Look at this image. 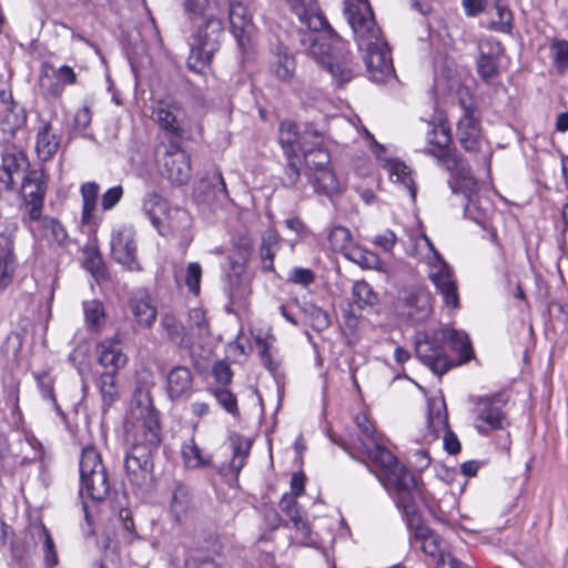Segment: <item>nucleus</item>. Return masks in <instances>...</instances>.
<instances>
[{"mask_svg": "<svg viewBox=\"0 0 568 568\" xmlns=\"http://www.w3.org/2000/svg\"><path fill=\"white\" fill-rule=\"evenodd\" d=\"M291 7L301 22L298 41L303 52L323 63L338 84L351 81L354 65L345 52L346 44L316 11L313 0H292Z\"/></svg>", "mask_w": 568, "mask_h": 568, "instance_id": "f257e3e1", "label": "nucleus"}, {"mask_svg": "<svg viewBox=\"0 0 568 568\" xmlns=\"http://www.w3.org/2000/svg\"><path fill=\"white\" fill-rule=\"evenodd\" d=\"M126 438L131 443L124 467L132 484L148 486L153 478L152 454L161 443V425L149 394L140 393L131 404L125 424Z\"/></svg>", "mask_w": 568, "mask_h": 568, "instance_id": "f03ea898", "label": "nucleus"}, {"mask_svg": "<svg viewBox=\"0 0 568 568\" xmlns=\"http://www.w3.org/2000/svg\"><path fill=\"white\" fill-rule=\"evenodd\" d=\"M345 17L366 65L369 80L386 82L394 75V67L387 43L382 39L373 10L367 0H352L345 9Z\"/></svg>", "mask_w": 568, "mask_h": 568, "instance_id": "7ed1b4c3", "label": "nucleus"}, {"mask_svg": "<svg viewBox=\"0 0 568 568\" xmlns=\"http://www.w3.org/2000/svg\"><path fill=\"white\" fill-rule=\"evenodd\" d=\"M183 7L191 19L203 18L190 37V55L187 65L195 72H202L207 67L214 53L220 49L224 33V23L220 17L216 0H184Z\"/></svg>", "mask_w": 568, "mask_h": 568, "instance_id": "20e7f679", "label": "nucleus"}, {"mask_svg": "<svg viewBox=\"0 0 568 568\" xmlns=\"http://www.w3.org/2000/svg\"><path fill=\"white\" fill-rule=\"evenodd\" d=\"M358 452H362L379 469V480L387 488L392 489L397 497V507L412 499H420L422 490L417 485L415 476L397 458L386 449L381 440L366 444L358 439Z\"/></svg>", "mask_w": 568, "mask_h": 568, "instance_id": "39448f33", "label": "nucleus"}, {"mask_svg": "<svg viewBox=\"0 0 568 568\" xmlns=\"http://www.w3.org/2000/svg\"><path fill=\"white\" fill-rule=\"evenodd\" d=\"M423 152L433 156L437 164L446 170L458 171L464 174L458 182V186L463 189L467 199L466 211L476 209L479 205L477 182L466 170L462 155L452 148L450 129L445 123L428 124Z\"/></svg>", "mask_w": 568, "mask_h": 568, "instance_id": "423d86ee", "label": "nucleus"}, {"mask_svg": "<svg viewBox=\"0 0 568 568\" xmlns=\"http://www.w3.org/2000/svg\"><path fill=\"white\" fill-rule=\"evenodd\" d=\"M49 176L44 169L29 170L20 187L19 212L22 225L31 233H38L36 222L41 219Z\"/></svg>", "mask_w": 568, "mask_h": 568, "instance_id": "0eeeda50", "label": "nucleus"}, {"mask_svg": "<svg viewBox=\"0 0 568 568\" xmlns=\"http://www.w3.org/2000/svg\"><path fill=\"white\" fill-rule=\"evenodd\" d=\"M80 495L93 501L104 500L110 480L101 455L94 446H85L80 458Z\"/></svg>", "mask_w": 568, "mask_h": 568, "instance_id": "6e6552de", "label": "nucleus"}, {"mask_svg": "<svg viewBox=\"0 0 568 568\" xmlns=\"http://www.w3.org/2000/svg\"><path fill=\"white\" fill-rule=\"evenodd\" d=\"M402 509L404 520L409 531L410 544H419L424 554L440 558L442 555H448L445 550L443 538L433 529L424 525L422 515L417 507V499H412L398 506Z\"/></svg>", "mask_w": 568, "mask_h": 568, "instance_id": "1a4fd4ad", "label": "nucleus"}, {"mask_svg": "<svg viewBox=\"0 0 568 568\" xmlns=\"http://www.w3.org/2000/svg\"><path fill=\"white\" fill-rule=\"evenodd\" d=\"M457 140L462 148L475 155L476 161L489 166L491 151L480 130L477 110L464 106L463 115L457 123Z\"/></svg>", "mask_w": 568, "mask_h": 568, "instance_id": "9d476101", "label": "nucleus"}, {"mask_svg": "<svg viewBox=\"0 0 568 568\" xmlns=\"http://www.w3.org/2000/svg\"><path fill=\"white\" fill-rule=\"evenodd\" d=\"M507 403L501 394L478 397L475 402V428L480 435L488 436L491 432L505 429L508 418L504 412Z\"/></svg>", "mask_w": 568, "mask_h": 568, "instance_id": "9b49d317", "label": "nucleus"}, {"mask_svg": "<svg viewBox=\"0 0 568 568\" xmlns=\"http://www.w3.org/2000/svg\"><path fill=\"white\" fill-rule=\"evenodd\" d=\"M135 230L131 224L115 226L111 233L110 247L112 258L129 271H140Z\"/></svg>", "mask_w": 568, "mask_h": 568, "instance_id": "f8f14e48", "label": "nucleus"}, {"mask_svg": "<svg viewBox=\"0 0 568 568\" xmlns=\"http://www.w3.org/2000/svg\"><path fill=\"white\" fill-rule=\"evenodd\" d=\"M302 140V153L308 178L321 170L331 168V155L322 148L325 140L323 132L313 125H307L303 131Z\"/></svg>", "mask_w": 568, "mask_h": 568, "instance_id": "ddd939ff", "label": "nucleus"}, {"mask_svg": "<svg viewBox=\"0 0 568 568\" xmlns=\"http://www.w3.org/2000/svg\"><path fill=\"white\" fill-rule=\"evenodd\" d=\"M440 341L442 336L439 337L438 334L433 336L426 335L424 338L418 339L415 345L416 356L438 376L456 365L446 354Z\"/></svg>", "mask_w": 568, "mask_h": 568, "instance_id": "4468645a", "label": "nucleus"}, {"mask_svg": "<svg viewBox=\"0 0 568 568\" xmlns=\"http://www.w3.org/2000/svg\"><path fill=\"white\" fill-rule=\"evenodd\" d=\"M230 31L236 40L239 49L245 53L253 45L255 26L248 8L240 1L229 4Z\"/></svg>", "mask_w": 568, "mask_h": 568, "instance_id": "2eb2a0df", "label": "nucleus"}, {"mask_svg": "<svg viewBox=\"0 0 568 568\" xmlns=\"http://www.w3.org/2000/svg\"><path fill=\"white\" fill-rule=\"evenodd\" d=\"M427 428L434 437L445 432L444 447L449 454L454 455L460 450L458 438L448 429V416L443 398H433L428 402Z\"/></svg>", "mask_w": 568, "mask_h": 568, "instance_id": "dca6fc26", "label": "nucleus"}, {"mask_svg": "<svg viewBox=\"0 0 568 568\" xmlns=\"http://www.w3.org/2000/svg\"><path fill=\"white\" fill-rule=\"evenodd\" d=\"M192 166L190 155L172 142L162 159V175L174 184H186L191 178Z\"/></svg>", "mask_w": 568, "mask_h": 568, "instance_id": "f3484780", "label": "nucleus"}, {"mask_svg": "<svg viewBox=\"0 0 568 568\" xmlns=\"http://www.w3.org/2000/svg\"><path fill=\"white\" fill-rule=\"evenodd\" d=\"M429 277L443 295L444 303L448 307L457 308L459 306L457 283L453 270L445 263L439 253H436V262L430 267Z\"/></svg>", "mask_w": 568, "mask_h": 568, "instance_id": "a211bd4d", "label": "nucleus"}, {"mask_svg": "<svg viewBox=\"0 0 568 568\" xmlns=\"http://www.w3.org/2000/svg\"><path fill=\"white\" fill-rule=\"evenodd\" d=\"M42 545L44 552V561L47 566L53 567L58 564V556L53 539L41 521L31 523L24 532L23 546L27 552H32L37 549L38 545Z\"/></svg>", "mask_w": 568, "mask_h": 568, "instance_id": "6ab92c4d", "label": "nucleus"}, {"mask_svg": "<svg viewBox=\"0 0 568 568\" xmlns=\"http://www.w3.org/2000/svg\"><path fill=\"white\" fill-rule=\"evenodd\" d=\"M154 115L160 126L174 139L179 140L182 136V123L185 112L180 103L175 101H160L154 110Z\"/></svg>", "mask_w": 568, "mask_h": 568, "instance_id": "aec40b11", "label": "nucleus"}, {"mask_svg": "<svg viewBox=\"0 0 568 568\" xmlns=\"http://www.w3.org/2000/svg\"><path fill=\"white\" fill-rule=\"evenodd\" d=\"M60 135H58L50 121L39 119L36 133V153L40 161L51 160L60 148Z\"/></svg>", "mask_w": 568, "mask_h": 568, "instance_id": "412c9836", "label": "nucleus"}, {"mask_svg": "<svg viewBox=\"0 0 568 568\" xmlns=\"http://www.w3.org/2000/svg\"><path fill=\"white\" fill-rule=\"evenodd\" d=\"M193 373L186 366H174L166 374V394L171 400L189 397L192 393Z\"/></svg>", "mask_w": 568, "mask_h": 568, "instance_id": "4be33fe9", "label": "nucleus"}, {"mask_svg": "<svg viewBox=\"0 0 568 568\" xmlns=\"http://www.w3.org/2000/svg\"><path fill=\"white\" fill-rule=\"evenodd\" d=\"M397 311L403 316H409L415 321L425 320L432 312V296L427 291L420 290L407 294L397 303Z\"/></svg>", "mask_w": 568, "mask_h": 568, "instance_id": "5701e85b", "label": "nucleus"}, {"mask_svg": "<svg viewBox=\"0 0 568 568\" xmlns=\"http://www.w3.org/2000/svg\"><path fill=\"white\" fill-rule=\"evenodd\" d=\"M97 354L99 364L108 369L105 373H119L128 363V357L116 338H109L99 343Z\"/></svg>", "mask_w": 568, "mask_h": 568, "instance_id": "b1692460", "label": "nucleus"}, {"mask_svg": "<svg viewBox=\"0 0 568 568\" xmlns=\"http://www.w3.org/2000/svg\"><path fill=\"white\" fill-rule=\"evenodd\" d=\"M479 50L476 63L477 72L485 82H489L498 74V60L503 48L499 42H487L485 45H480Z\"/></svg>", "mask_w": 568, "mask_h": 568, "instance_id": "393cba45", "label": "nucleus"}, {"mask_svg": "<svg viewBox=\"0 0 568 568\" xmlns=\"http://www.w3.org/2000/svg\"><path fill=\"white\" fill-rule=\"evenodd\" d=\"M100 186L95 182H85L80 187L82 200L81 223L83 225L99 226L101 220L97 215V205Z\"/></svg>", "mask_w": 568, "mask_h": 568, "instance_id": "a878e982", "label": "nucleus"}, {"mask_svg": "<svg viewBox=\"0 0 568 568\" xmlns=\"http://www.w3.org/2000/svg\"><path fill=\"white\" fill-rule=\"evenodd\" d=\"M13 270V241L10 235L0 231V292L6 290L10 284Z\"/></svg>", "mask_w": 568, "mask_h": 568, "instance_id": "bb28decb", "label": "nucleus"}, {"mask_svg": "<svg viewBox=\"0 0 568 568\" xmlns=\"http://www.w3.org/2000/svg\"><path fill=\"white\" fill-rule=\"evenodd\" d=\"M38 233L33 237L44 239L50 243L63 245L68 239L64 226L55 217L41 214V219L36 222Z\"/></svg>", "mask_w": 568, "mask_h": 568, "instance_id": "cd10ccee", "label": "nucleus"}, {"mask_svg": "<svg viewBox=\"0 0 568 568\" xmlns=\"http://www.w3.org/2000/svg\"><path fill=\"white\" fill-rule=\"evenodd\" d=\"M251 449V443L241 437L232 438L233 456L229 465L222 466L219 471L222 476L237 478L240 471L246 464Z\"/></svg>", "mask_w": 568, "mask_h": 568, "instance_id": "c85d7f7f", "label": "nucleus"}, {"mask_svg": "<svg viewBox=\"0 0 568 568\" xmlns=\"http://www.w3.org/2000/svg\"><path fill=\"white\" fill-rule=\"evenodd\" d=\"M357 428L359 429L361 435L357 436L356 439L352 442H346L341 439V448L345 450L353 459H356L355 450L358 452V439L362 438L366 444H373L379 439L378 435L375 432L374 425L371 423L368 417L365 414H357L354 418Z\"/></svg>", "mask_w": 568, "mask_h": 568, "instance_id": "c756f323", "label": "nucleus"}, {"mask_svg": "<svg viewBox=\"0 0 568 568\" xmlns=\"http://www.w3.org/2000/svg\"><path fill=\"white\" fill-rule=\"evenodd\" d=\"M192 217L187 211L174 207L166 211L161 229L158 232L165 236L169 234H183L191 226Z\"/></svg>", "mask_w": 568, "mask_h": 568, "instance_id": "7c9ffc66", "label": "nucleus"}, {"mask_svg": "<svg viewBox=\"0 0 568 568\" xmlns=\"http://www.w3.org/2000/svg\"><path fill=\"white\" fill-rule=\"evenodd\" d=\"M308 179L317 193L329 197L339 194L343 190V183L336 176L332 168L321 170Z\"/></svg>", "mask_w": 568, "mask_h": 568, "instance_id": "2f4dec72", "label": "nucleus"}, {"mask_svg": "<svg viewBox=\"0 0 568 568\" xmlns=\"http://www.w3.org/2000/svg\"><path fill=\"white\" fill-rule=\"evenodd\" d=\"M191 509L190 489L184 484H176L172 490L169 510L175 521L183 520Z\"/></svg>", "mask_w": 568, "mask_h": 568, "instance_id": "473e14b6", "label": "nucleus"}, {"mask_svg": "<svg viewBox=\"0 0 568 568\" xmlns=\"http://www.w3.org/2000/svg\"><path fill=\"white\" fill-rule=\"evenodd\" d=\"M302 136L303 132L297 130L294 122L288 120L281 122L278 140L287 156L296 155L297 151L302 152Z\"/></svg>", "mask_w": 568, "mask_h": 568, "instance_id": "72a5a7b5", "label": "nucleus"}, {"mask_svg": "<svg viewBox=\"0 0 568 568\" xmlns=\"http://www.w3.org/2000/svg\"><path fill=\"white\" fill-rule=\"evenodd\" d=\"M130 310L135 322L141 327L149 328L156 320V307L151 303L148 296L131 298Z\"/></svg>", "mask_w": 568, "mask_h": 568, "instance_id": "f704fd0d", "label": "nucleus"}, {"mask_svg": "<svg viewBox=\"0 0 568 568\" xmlns=\"http://www.w3.org/2000/svg\"><path fill=\"white\" fill-rule=\"evenodd\" d=\"M281 236L274 230H267L263 233L260 245L263 270L267 272L274 270V257L281 250Z\"/></svg>", "mask_w": 568, "mask_h": 568, "instance_id": "c9c22d12", "label": "nucleus"}, {"mask_svg": "<svg viewBox=\"0 0 568 568\" xmlns=\"http://www.w3.org/2000/svg\"><path fill=\"white\" fill-rule=\"evenodd\" d=\"M169 210L168 202L158 193H148L143 199V211L155 229H161L163 216Z\"/></svg>", "mask_w": 568, "mask_h": 568, "instance_id": "e433bc0d", "label": "nucleus"}, {"mask_svg": "<svg viewBox=\"0 0 568 568\" xmlns=\"http://www.w3.org/2000/svg\"><path fill=\"white\" fill-rule=\"evenodd\" d=\"M440 335L442 339H448L452 348L458 352L460 358L457 364L466 363L471 358L473 348L467 334L455 329H443Z\"/></svg>", "mask_w": 568, "mask_h": 568, "instance_id": "4c0bfd02", "label": "nucleus"}, {"mask_svg": "<svg viewBox=\"0 0 568 568\" xmlns=\"http://www.w3.org/2000/svg\"><path fill=\"white\" fill-rule=\"evenodd\" d=\"M6 91L0 92V97L2 102L6 103V113L3 115V124L4 131H8L10 134H13L17 130H19L27 121L26 110L16 103H7L6 102Z\"/></svg>", "mask_w": 568, "mask_h": 568, "instance_id": "58836bf2", "label": "nucleus"}, {"mask_svg": "<svg viewBox=\"0 0 568 568\" xmlns=\"http://www.w3.org/2000/svg\"><path fill=\"white\" fill-rule=\"evenodd\" d=\"M161 326L166 332L170 341L175 345L187 347L192 344L184 326L179 323L173 314H164L161 318Z\"/></svg>", "mask_w": 568, "mask_h": 568, "instance_id": "ea45409f", "label": "nucleus"}, {"mask_svg": "<svg viewBox=\"0 0 568 568\" xmlns=\"http://www.w3.org/2000/svg\"><path fill=\"white\" fill-rule=\"evenodd\" d=\"M346 257L363 268L381 270L383 265L376 253L357 244L348 250Z\"/></svg>", "mask_w": 568, "mask_h": 568, "instance_id": "a19ab883", "label": "nucleus"}, {"mask_svg": "<svg viewBox=\"0 0 568 568\" xmlns=\"http://www.w3.org/2000/svg\"><path fill=\"white\" fill-rule=\"evenodd\" d=\"M181 454L187 468H199L207 466L211 463V458L203 455L202 449L196 445L193 438L183 443Z\"/></svg>", "mask_w": 568, "mask_h": 568, "instance_id": "79ce46f5", "label": "nucleus"}, {"mask_svg": "<svg viewBox=\"0 0 568 568\" xmlns=\"http://www.w3.org/2000/svg\"><path fill=\"white\" fill-rule=\"evenodd\" d=\"M84 322L90 331H98L104 324L105 313L103 305L98 300L83 302Z\"/></svg>", "mask_w": 568, "mask_h": 568, "instance_id": "37998d69", "label": "nucleus"}, {"mask_svg": "<svg viewBox=\"0 0 568 568\" xmlns=\"http://www.w3.org/2000/svg\"><path fill=\"white\" fill-rule=\"evenodd\" d=\"M497 19L490 22L489 28L497 32L510 33L513 29V12L506 0H496L495 6Z\"/></svg>", "mask_w": 568, "mask_h": 568, "instance_id": "c03bdc74", "label": "nucleus"}, {"mask_svg": "<svg viewBox=\"0 0 568 568\" xmlns=\"http://www.w3.org/2000/svg\"><path fill=\"white\" fill-rule=\"evenodd\" d=\"M389 176L393 181L402 183L409 192L413 200L416 197V187L410 174V169L402 162H390L388 164Z\"/></svg>", "mask_w": 568, "mask_h": 568, "instance_id": "a18cd8bd", "label": "nucleus"}, {"mask_svg": "<svg viewBox=\"0 0 568 568\" xmlns=\"http://www.w3.org/2000/svg\"><path fill=\"white\" fill-rule=\"evenodd\" d=\"M118 373H102L99 378V390L105 406H111L119 397L116 385Z\"/></svg>", "mask_w": 568, "mask_h": 568, "instance_id": "49530a36", "label": "nucleus"}, {"mask_svg": "<svg viewBox=\"0 0 568 568\" xmlns=\"http://www.w3.org/2000/svg\"><path fill=\"white\" fill-rule=\"evenodd\" d=\"M353 302L359 307L373 306L377 303V295L365 281H357L352 288Z\"/></svg>", "mask_w": 568, "mask_h": 568, "instance_id": "de8ad7c7", "label": "nucleus"}, {"mask_svg": "<svg viewBox=\"0 0 568 568\" xmlns=\"http://www.w3.org/2000/svg\"><path fill=\"white\" fill-rule=\"evenodd\" d=\"M2 165L14 179V174L28 166V158L23 151L7 149L2 154Z\"/></svg>", "mask_w": 568, "mask_h": 568, "instance_id": "09e8293b", "label": "nucleus"}, {"mask_svg": "<svg viewBox=\"0 0 568 568\" xmlns=\"http://www.w3.org/2000/svg\"><path fill=\"white\" fill-rule=\"evenodd\" d=\"M273 74L281 81H288L295 72V60L287 52L278 53L272 64Z\"/></svg>", "mask_w": 568, "mask_h": 568, "instance_id": "8fccbe9b", "label": "nucleus"}, {"mask_svg": "<svg viewBox=\"0 0 568 568\" xmlns=\"http://www.w3.org/2000/svg\"><path fill=\"white\" fill-rule=\"evenodd\" d=\"M332 248L336 252H341L346 256L348 250L354 247L356 244L352 243L351 231L344 226H335L328 236Z\"/></svg>", "mask_w": 568, "mask_h": 568, "instance_id": "3c124183", "label": "nucleus"}, {"mask_svg": "<svg viewBox=\"0 0 568 568\" xmlns=\"http://www.w3.org/2000/svg\"><path fill=\"white\" fill-rule=\"evenodd\" d=\"M189 328L192 334L199 338L205 337L210 334L209 321L205 311L201 307H195L189 312Z\"/></svg>", "mask_w": 568, "mask_h": 568, "instance_id": "603ef678", "label": "nucleus"}, {"mask_svg": "<svg viewBox=\"0 0 568 568\" xmlns=\"http://www.w3.org/2000/svg\"><path fill=\"white\" fill-rule=\"evenodd\" d=\"M211 394L215 397L217 403L232 416L237 417L240 409L235 395L226 387H216L210 389Z\"/></svg>", "mask_w": 568, "mask_h": 568, "instance_id": "864d4df0", "label": "nucleus"}, {"mask_svg": "<svg viewBox=\"0 0 568 568\" xmlns=\"http://www.w3.org/2000/svg\"><path fill=\"white\" fill-rule=\"evenodd\" d=\"M232 304H242L251 293L247 283L240 277H230L229 285L225 288Z\"/></svg>", "mask_w": 568, "mask_h": 568, "instance_id": "5fc2aeb1", "label": "nucleus"}, {"mask_svg": "<svg viewBox=\"0 0 568 568\" xmlns=\"http://www.w3.org/2000/svg\"><path fill=\"white\" fill-rule=\"evenodd\" d=\"M550 50L558 71L568 72V41L555 39L550 43Z\"/></svg>", "mask_w": 568, "mask_h": 568, "instance_id": "6e6d98bb", "label": "nucleus"}, {"mask_svg": "<svg viewBox=\"0 0 568 568\" xmlns=\"http://www.w3.org/2000/svg\"><path fill=\"white\" fill-rule=\"evenodd\" d=\"M83 266L97 280L105 276V267H104L103 258H102L101 254L99 253V251H97V250H88L85 252V258L83 262Z\"/></svg>", "mask_w": 568, "mask_h": 568, "instance_id": "4d7b16f0", "label": "nucleus"}, {"mask_svg": "<svg viewBox=\"0 0 568 568\" xmlns=\"http://www.w3.org/2000/svg\"><path fill=\"white\" fill-rule=\"evenodd\" d=\"M202 267L197 262L189 263L186 266L184 282L189 292L197 295L201 290Z\"/></svg>", "mask_w": 568, "mask_h": 568, "instance_id": "13d9d810", "label": "nucleus"}, {"mask_svg": "<svg viewBox=\"0 0 568 568\" xmlns=\"http://www.w3.org/2000/svg\"><path fill=\"white\" fill-rule=\"evenodd\" d=\"M38 387L41 393L43 399L52 403L53 407L59 414H62L60 406L58 405L57 398L54 396V386L53 381L47 374L38 377Z\"/></svg>", "mask_w": 568, "mask_h": 568, "instance_id": "bf43d9fd", "label": "nucleus"}, {"mask_svg": "<svg viewBox=\"0 0 568 568\" xmlns=\"http://www.w3.org/2000/svg\"><path fill=\"white\" fill-rule=\"evenodd\" d=\"M123 187L121 185H115L110 187L102 194L101 205L104 211L112 210L122 199L123 196Z\"/></svg>", "mask_w": 568, "mask_h": 568, "instance_id": "052dcab7", "label": "nucleus"}, {"mask_svg": "<svg viewBox=\"0 0 568 568\" xmlns=\"http://www.w3.org/2000/svg\"><path fill=\"white\" fill-rule=\"evenodd\" d=\"M280 509L290 517L291 521L302 516L298 504L292 495H284L282 497Z\"/></svg>", "mask_w": 568, "mask_h": 568, "instance_id": "680f3d73", "label": "nucleus"}, {"mask_svg": "<svg viewBox=\"0 0 568 568\" xmlns=\"http://www.w3.org/2000/svg\"><path fill=\"white\" fill-rule=\"evenodd\" d=\"M296 155L287 156L288 163L285 170V176L283 179L284 184L286 186H294L298 179H300V166L297 165V162L295 161Z\"/></svg>", "mask_w": 568, "mask_h": 568, "instance_id": "e2e57ef3", "label": "nucleus"}, {"mask_svg": "<svg viewBox=\"0 0 568 568\" xmlns=\"http://www.w3.org/2000/svg\"><path fill=\"white\" fill-rule=\"evenodd\" d=\"M314 280V273L308 268L296 267L290 273V281L303 286L312 284Z\"/></svg>", "mask_w": 568, "mask_h": 568, "instance_id": "0e129e2a", "label": "nucleus"}, {"mask_svg": "<svg viewBox=\"0 0 568 568\" xmlns=\"http://www.w3.org/2000/svg\"><path fill=\"white\" fill-rule=\"evenodd\" d=\"M396 241L397 237L395 233L390 230H386L384 233L376 235L372 242L384 252L390 253Z\"/></svg>", "mask_w": 568, "mask_h": 568, "instance_id": "69168bd1", "label": "nucleus"}, {"mask_svg": "<svg viewBox=\"0 0 568 568\" xmlns=\"http://www.w3.org/2000/svg\"><path fill=\"white\" fill-rule=\"evenodd\" d=\"M120 519L122 521L123 528L126 530L128 535L124 537L126 541L132 542L138 538V534L135 531L134 521L132 518V513L130 509H122L120 511Z\"/></svg>", "mask_w": 568, "mask_h": 568, "instance_id": "338daca9", "label": "nucleus"}, {"mask_svg": "<svg viewBox=\"0 0 568 568\" xmlns=\"http://www.w3.org/2000/svg\"><path fill=\"white\" fill-rule=\"evenodd\" d=\"M186 568H219L215 561L211 558L190 556L185 559Z\"/></svg>", "mask_w": 568, "mask_h": 568, "instance_id": "774afa93", "label": "nucleus"}]
</instances>
